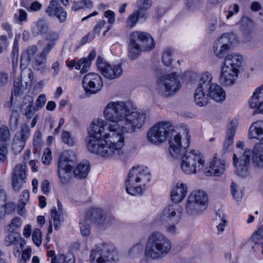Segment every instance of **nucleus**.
<instances>
[{"instance_id": "6", "label": "nucleus", "mask_w": 263, "mask_h": 263, "mask_svg": "<svg viewBox=\"0 0 263 263\" xmlns=\"http://www.w3.org/2000/svg\"><path fill=\"white\" fill-rule=\"evenodd\" d=\"M151 179V175L147 167H133L129 172L128 179L125 182L126 190L130 195H140Z\"/></svg>"}, {"instance_id": "59", "label": "nucleus", "mask_w": 263, "mask_h": 263, "mask_svg": "<svg viewBox=\"0 0 263 263\" xmlns=\"http://www.w3.org/2000/svg\"><path fill=\"white\" fill-rule=\"evenodd\" d=\"M18 57V48L16 46L14 45L12 51V62L13 66L17 64Z\"/></svg>"}, {"instance_id": "19", "label": "nucleus", "mask_w": 263, "mask_h": 263, "mask_svg": "<svg viewBox=\"0 0 263 263\" xmlns=\"http://www.w3.org/2000/svg\"><path fill=\"white\" fill-rule=\"evenodd\" d=\"M26 169L27 166L25 163L18 164L14 168L12 184L16 191H19L25 182Z\"/></svg>"}, {"instance_id": "2", "label": "nucleus", "mask_w": 263, "mask_h": 263, "mask_svg": "<svg viewBox=\"0 0 263 263\" xmlns=\"http://www.w3.org/2000/svg\"><path fill=\"white\" fill-rule=\"evenodd\" d=\"M103 116L108 122H112L111 128L121 127L125 133H134L144 124L146 115L144 110L138 111L136 106L129 102L111 101L105 107Z\"/></svg>"}, {"instance_id": "41", "label": "nucleus", "mask_w": 263, "mask_h": 263, "mask_svg": "<svg viewBox=\"0 0 263 263\" xmlns=\"http://www.w3.org/2000/svg\"><path fill=\"white\" fill-rule=\"evenodd\" d=\"M10 133L8 127L5 125H2L0 128V141L4 143L9 142Z\"/></svg>"}, {"instance_id": "43", "label": "nucleus", "mask_w": 263, "mask_h": 263, "mask_svg": "<svg viewBox=\"0 0 263 263\" xmlns=\"http://www.w3.org/2000/svg\"><path fill=\"white\" fill-rule=\"evenodd\" d=\"M23 93V85L19 78L16 79L14 82L13 89L12 91L11 101H12L13 96H19Z\"/></svg>"}, {"instance_id": "26", "label": "nucleus", "mask_w": 263, "mask_h": 263, "mask_svg": "<svg viewBox=\"0 0 263 263\" xmlns=\"http://www.w3.org/2000/svg\"><path fill=\"white\" fill-rule=\"evenodd\" d=\"M33 98L30 96H26L23 98L21 110L23 115L27 119H31L34 115Z\"/></svg>"}, {"instance_id": "15", "label": "nucleus", "mask_w": 263, "mask_h": 263, "mask_svg": "<svg viewBox=\"0 0 263 263\" xmlns=\"http://www.w3.org/2000/svg\"><path fill=\"white\" fill-rule=\"evenodd\" d=\"M76 154L70 151L64 152L58 165V175L63 184L67 183L70 177L72 170L71 163L74 160Z\"/></svg>"}, {"instance_id": "12", "label": "nucleus", "mask_w": 263, "mask_h": 263, "mask_svg": "<svg viewBox=\"0 0 263 263\" xmlns=\"http://www.w3.org/2000/svg\"><path fill=\"white\" fill-rule=\"evenodd\" d=\"M182 216V209L177 204H168L164 209L161 216V221L164 224L167 232L174 234L176 225L179 222Z\"/></svg>"}, {"instance_id": "18", "label": "nucleus", "mask_w": 263, "mask_h": 263, "mask_svg": "<svg viewBox=\"0 0 263 263\" xmlns=\"http://www.w3.org/2000/svg\"><path fill=\"white\" fill-rule=\"evenodd\" d=\"M30 134V129L29 126L26 124H23L21 130L15 134L12 144V151L15 155H17L22 151Z\"/></svg>"}, {"instance_id": "57", "label": "nucleus", "mask_w": 263, "mask_h": 263, "mask_svg": "<svg viewBox=\"0 0 263 263\" xmlns=\"http://www.w3.org/2000/svg\"><path fill=\"white\" fill-rule=\"evenodd\" d=\"M16 240V234L14 233H10L6 236L4 242L5 245L8 246L13 244Z\"/></svg>"}, {"instance_id": "42", "label": "nucleus", "mask_w": 263, "mask_h": 263, "mask_svg": "<svg viewBox=\"0 0 263 263\" xmlns=\"http://www.w3.org/2000/svg\"><path fill=\"white\" fill-rule=\"evenodd\" d=\"M33 143L35 150L36 151H40L44 143L42 140V133L40 130H37L35 132L33 139Z\"/></svg>"}, {"instance_id": "47", "label": "nucleus", "mask_w": 263, "mask_h": 263, "mask_svg": "<svg viewBox=\"0 0 263 263\" xmlns=\"http://www.w3.org/2000/svg\"><path fill=\"white\" fill-rule=\"evenodd\" d=\"M231 194L236 201H238L242 198L243 193L241 190L238 189L237 184L234 182H232L231 185Z\"/></svg>"}, {"instance_id": "61", "label": "nucleus", "mask_w": 263, "mask_h": 263, "mask_svg": "<svg viewBox=\"0 0 263 263\" xmlns=\"http://www.w3.org/2000/svg\"><path fill=\"white\" fill-rule=\"evenodd\" d=\"M106 24V22L104 20H100L97 24L94 27L93 31L95 34H99L101 29Z\"/></svg>"}, {"instance_id": "1", "label": "nucleus", "mask_w": 263, "mask_h": 263, "mask_svg": "<svg viewBox=\"0 0 263 263\" xmlns=\"http://www.w3.org/2000/svg\"><path fill=\"white\" fill-rule=\"evenodd\" d=\"M112 122L101 119L91 123V129L87 138V148L90 152L102 157L118 158L123 153L124 133L121 127L111 128Z\"/></svg>"}, {"instance_id": "8", "label": "nucleus", "mask_w": 263, "mask_h": 263, "mask_svg": "<svg viewBox=\"0 0 263 263\" xmlns=\"http://www.w3.org/2000/svg\"><path fill=\"white\" fill-rule=\"evenodd\" d=\"M182 84L176 72L164 74L159 77L156 82V90L162 97L174 96L181 88Z\"/></svg>"}, {"instance_id": "25", "label": "nucleus", "mask_w": 263, "mask_h": 263, "mask_svg": "<svg viewBox=\"0 0 263 263\" xmlns=\"http://www.w3.org/2000/svg\"><path fill=\"white\" fill-rule=\"evenodd\" d=\"M187 192V187L186 184L178 182L176 188L171 192V199L175 203H179L185 198Z\"/></svg>"}, {"instance_id": "27", "label": "nucleus", "mask_w": 263, "mask_h": 263, "mask_svg": "<svg viewBox=\"0 0 263 263\" xmlns=\"http://www.w3.org/2000/svg\"><path fill=\"white\" fill-rule=\"evenodd\" d=\"M242 60V57L240 54L235 53L229 54L226 57L222 67H232L233 69L236 68L237 71H239Z\"/></svg>"}, {"instance_id": "21", "label": "nucleus", "mask_w": 263, "mask_h": 263, "mask_svg": "<svg viewBox=\"0 0 263 263\" xmlns=\"http://www.w3.org/2000/svg\"><path fill=\"white\" fill-rule=\"evenodd\" d=\"M239 73L236 68L233 69L232 67H222L219 82L224 86H231L235 84Z\"/></svg>"}, {"instance_id": "24", "label": "nucleus", "mask_w": 263, "mask_h": 263, "mask_svg": "<svg viewBox=\"0 0 263 263\" xmlns=\"http://www.w3.org/2000/svg\"><path fill=\"white\" fill-rule=\"evenodd\" d=\"M236 123L232 121L228 125L226 138L223 143L222 152L226 153L231 151V146L233 143L234 136L236 131Z\"/></svg>"}, {"instance_id": "20", "label": "nucleus", "mask_w": 263, "mask_h": 263, "mask_svg": "<svg viewBox=\"0 0 263 263\" xmlns=\"http://www.w3.org/2000/svg\"><path fill=\"white\" fill-rule=\"evenodd\" d=\"M50 17H56L60 23H64L67 19V13L60 5L59 0H51L46 9Z\"/></svg>"}, {"instance_id": "40", "label": "nucleus", "mask_w": 263, "mask_h": 263, "mask_svg": "<svg viewBox=\"0 0 263 263\" xmlns=\"http://www.w3.org/2000/svg\"><path fill=\"white\" fill-rule=\"evenodd\" d=\"M203 5V0H186V7L191 11L199 10Z\"/></svg>"}, {"instance_id": "33", "label": "nucleus", "mask_w": 263, "mask_h": 263, "mask_svg": "<svg viewBox=\"0 0 263 263\" xmlns=\"http://www.w3.org/2000/svg\"><path fill=\"white\" fill-rule=\"evenodd\" d=\"M58 211L55 207L53 208L51 213V218L53 220L54 227L56 230H58L60 227L61 215L63 213L62 205L59 200L58 201Z\"/></svg>"}, {"instance_id": "5", "label": "nucleus", "mask_w": 263, "mask_h": 263, "mask_svg": "<svg viewBox=\"0 0 263 263\" xmlns=\"http://www.w3.org/2000/svg\"><path fill=\"white\" fill-rule=\"evenodd\" d=\"M251 153L253 166L257 168L263 167V144H258L255 145L252 152L250 149L246 148L243 155L239 159L235 153L233 154V164L237 175L245 177L248 175Z\"/></svg>"}, {"instance_id": "35", "label": "nucleus", "mask_w": 263, "mask_h": 263, "mask_svg": "<svg viewBox=\"0 0 263 263\" xmlns=\"http://www.w3.org/2000/svg\"><path fill=\"white\" fill-rule=\"evenodd\" d=\"M263 101V90L260 88L256 89L249 100V105L252 108H257L258 104Z\"/></svg>"}, {"instance_id": "49", "label": "nucleus", "mask_w": 263, "mask_h": 263, "mask_svg": "<svg viewBox=\"0 0 263 263\" xmlns=\"http://www.w3.org/2000/svg\"><path fill=\"white\" fill-rule=\"evenodd\" d=\"M32 239L33 243L37 247L42 243V235L40 229H35L32 233Z\"/></svg>"}, {"instance_id": "44", "label": "nucleus", "mask_w": 263, "mask_h": 263, "mask_svg": "<svg viewBox=\"0 0 263 263\" xmlns=\"http://www.w3.org/2000/svg\"><path fill=\"white\" fill-rule=\"evenodd\" d=\"M88 221L89 220L85 217L84 220L79 222L81 233L84 236H88L90 233L91 226Z\"/></svg>"}, {"instance_id": "28", "label": "nucleus", "mask_w": 263, "mask_h": 263, "mask_svg": "<svg viewBox=\"0 0 263 263\" xmlns=\"http://www.w3.org/2000/svg\"><path fill=\"white\" fill-rule=\"evenodd\" d=\"M249 139H256L263 141V121L259 120L252 123L249 128Z\"/></svg>"}, {"instance_id": "13", "label": "nucleus", "mask_w": 263, "mask_h": 263, "mask_svg": "<svg viewBox=\"0 0 263 263\" xmlns=\"http://www.w3.org/2000/svg\"><path fill=\"white\" fill-rule=\"evenodd\" d=\"M189 129L185 127L184 130V133L186 135L185 138L182 141L180 133H178L173 129L171 132V138L168 141V151L170 155L173 157H180L186 151V149L189 146L190 142V136L189 135Z\"/></svg>"}, {"instance_id": "48", "label": "nucleus", "mask_w": 263, "mask_h": 263, "mask_svg": "<svg viewBox=\"0 0 263 263\" xmlns=\"http://www.w3.org/2000/svg\"><path fill=\"white\" fill-rule=\"evenodd\" d=\"M173 51L167 49L164 51L162 56V62L165 66H170L173 61Z\"/></svg>"}, {"instance_id": "4", "label": "nucleus", "mask_w": 263, "mask_h": 263, "mask_svg": "<svg viewBox=\"0 0 263 263\" xmlns=\"http://www.w3.org/2000/svg\"><path fill=\"white\" fill-rule=\"evenodd\" d=\"M172 243L163 233L155 231L148 237L144 252V261L148 263L151 261L163 259L170 252Z\"/></svg>"}, {"instance_id": "3", "label": "nucleus", "mask_w": 263, "mask_h": 263, "mask_svg": "<svg viewBox=\"0 0 263 263\" xmlns=\"http://www.w3.org/2000/svg\"><path fill=\"white\" fill-rule=\"evenodd\" d=\"M213 76L207 71L203 73L195 90L194 101L200 107L206 106L210 97L216 102H221L226 99L224 89L218 84L212 82Z\"/></svg>"}, {"instance_id": "17", "label": "nucleus", "mask_w": 263, "mask_h": 263, "mask_svg": "<svg viewBox=\"0 0 263 263\" xmlns=\"http://www.w3.org/2000/svg\"><path fill=\"white\" fill-rule=\"evenodd\" d=\"M82 85L86 93L90 95L100 91L103 86V82L99 74L90 72L84 77Z\"/></svg>"}, {"instance_id": "63", "label": "nucleus", "mask_w": 263, "mask_h": 263, "mask_svg": "<svg viewBox=\"0 0 263 263\" xmlns=\"http://www.w3.org/2000/svg\"><path fill=\"white\" fill-rule=\"evenodd\" d=\"M41 188L42 192L45 194H48L49 191V183L47 180H44L41 183Z\"/></svg>"}, {"instance_id": "51", "label": "nucleus", "mask_w": 263, "mask_h": 263, "mask_svg": "<svg viewBox=\"0 0 263 263\" xmlns=\"http://www.w3.org/2000/svg\"><path fill=\"white\" fill-rule=\"evenodd\" d=\"M105 216H103L102 220V227L107 226L112 223L115 221V218L114 216L110 213H108L105 211Z\"/></svg>"}, {"instance_id": "54", "label": "nucleus", "mask_w": 263, "mask_h": 263, "mask_svg": "<svg viewBox=\"0 0 263 263\" xmlns=\"http://www.w3.org/2000/svg\"><path fill=\"white\" fill-rule=\"evenodd\" d=\"M22 224V221L20 218L16 217L14 218L11 223L9 224L10 229H8L10 231L14 230L15 229L20 228Z\"/></svg>"}, {"instance_id": "38", "label": "nucleus", "mask_w": 263, "mask_h": 263, "mask_svg": "<svg viewBox=\"0 0 263 263\" xmlns=\"http://www.w3.org/2000/svg\"><path fill=\"white\" fill-rule=\"evenodd\" d=\"M46 62V57L40 53L32 61V67L37 70H42L44 68Z\"/></svg>"}, {"instance_id": "29", "label": "nucleus", "mask_w": 263, "mask_h": 263, "mask_svg": "<svg viewBox=\"0 0 263 263\" xmlns=\"http://www.w3.org/2000/svg\"><path fill=\"white\" fill-rule=\"evenodd\" d=\"M90 170V165L88 161L80 162L73 170L74 177L78 179H85Z\"/></svg>"}, {"instance_id": "16", "label": "nucleus", "mask_w": 263, "mask_h": 263, "mask_svg": "<svg viewBox=\"0 0 263 263\" xmlns=\"http://www.w3.org/2000/svg\"><path fill=\"white\" fill-rule=\"evenodd\" d=\"M97 65L102 74L106 79L112 80L119 78L123 73L120 64L111 65L105 61L103 58L99 56L97 60Z\"/></svg>"}, {"instance_id": "22", "label": "nucleus", "mask_w": 263, "mask_h": 263, "mask_svg": "<svg viewBox=\"0 0 263 263\" xmlns=\"http://www.w3.org/2000/svg\"><path fill=\"white\" fill-rule=\"evenodd\" d=\"M105 211L100 209L91 208L86 212L85 217L89 221H91L98 227H102V220L105 216Z\"/></svg>"}, {"instance_id": "31", "label": "nucleus", "mask_w": 263, "mask_h": 263, "mask_svg": "<svg viewBox=\"0 0 263 263\" xmlns=\"http://www.w3.org/2000/svg\"><path fill=\"white\" fill-rule=\"evenodd\" d=\"M48 25L43 20H39L34 23V26L31 27V32L34 36L39 35H44L48 33Z\"/></svg>"}, {"instance_id": "36", "label": "nucleus", "mask_w": 263, "mask_h": 263, "mask_svg": "<svg viewBox=\"0 0 263 263\" xmlns=\"http://www.w3.org/2000/svg\"><path fill=\"white\" fill-rule=\"evenodd\" d=\"M216 220L218 222L217 229V233L219 234L224 231V228L227 226L226 215L222 212L218 211L216 213Z\"/></svg>"}, {"instance_id": "45", "label": "nucleus", "mask_w": 263, "mask_h": 263, "mask_svg": "<svg viewBox=\"0 0 263 263\" xmlns=\"http://www.w3.org/2000/svg\"><path fill=\"white\" fill-rule=\"evenodd\" d=\"M137 9L141 12H145L152 6V0H137Z\"/></svg>"}, {"instance_id": "55", "label": "nucleus", "mask_w": 263, "mask_h": 263, "mask_svg": "<svg viewBox=\"0 0 263 263\" xmlns=\"http://www.w3.org/2000/svg\"><path fill=\"white\" fill-rule=\"evenodd\" d=\"M51 160V151L49 148H46L42 157L43 163L45 165H49Z\"/></svg>"}, {"instance_id": "30", "label": "nucleus", "mask_w": 263, "mask_h": 263, "mask_svg": "<svg viewBox=\"0 0 263 263\" xmlns=\"http://www.w3.org/2000/svg\"><path fill=\"white\" fill-rule=\"evenodd\" d=\"M36 52L37 47L35 46L28 47L22 54L20 68H26Z\"/></svg>"}, {"instance_id": "52", "label": "nucleus", "mask_w": 263, "mask_h": 263, "mask_svg": "<svg viewBox=\"0 0 263 263\" xmlns=\"http://www.w3.org/2000/svg\"><path fill=\"white\" fill-rule=\"evenodd\" d=\"M58 263H74V258L71 254L64 255L59 254Z\"/></svg>"}, {"instance_id": "58", "label": "nucleus", "mask_w": 263, "mask_h": 263, "mask_svg": "<svg viewBox=\"0 0 263 263\" xmlns=\"http://www.w3.org/2000/svg\"><path fill=\"white\" fill-rule=\"evenodd\" d=\"M29 199V192L27 190H25L22 193V194L20 196L19 202L20 203L26 205L27 202H28Z\"/></svg>"}, {"instance_id": "39", "label": "nucleus", "mask_w": 263, "mask_h": 263, "mask_svg": "<svg viewBox=\"0 0 263 263\" xmlns=\"http://www.w3.org/2000/svg\"><path fill=\"white\" fill-rule=\"evenodd\" d=\"M104 16L108 19V25L106 26V29L103 32V35H105L106 33L112 28V24L115 22V13L110 10H107L104 13Z\"/></svg>"}, {"instance_id": "34", "label": "nucleus", "mask_w": 263, "mask_h": 263, "mask_svg": "<svg viewBox=\"0 0 263 263\" xmlns=\"http://www.w3.org/2000/svg\"><path fill=\"white\" fill-rule=\"evenodd\" d=\"M217 40L230 50L233 44L236 41V36L234 33H223Z\"/></svg>"}, {"instance_id": "50", "label": "nucleus", "mask_w": 263, "mask_h": 263, "mask_svg": "<svg viewBox=\"0 0 263 263\" xmlns=\"http://www.w3.org/2000/svg\"><path fill=\"white\" fill-rule=\"evenodd\" d=\"M46 101V97L45 95L42 94L40 95L36 99V105L34 106L35 108H33L34 111H36L39 109L42 108Z\"/></svg>"}, {"instance_id": "11", "label": "nucleus", "mask_w": 263, "mask_h": 263, "mask_svg": "<svg viewBox=\"0 0 263 263\" xmlns=\"http://www.w3.org/2000/svg\"><path fill=\"white\" fill-rule=\"evenodd\" d=\"M208 196L202 190L193 191L189 196L185 206L186 212L191 215L199 214L206 208Z\"/></svg>"}, {"instance_id": "32", "label": "nucleus", "mask_w": 263, "mask_h": 263, "mask_svg": "<svg viewBox=\"0 0 263 263\" xmlns=\"http://www.w3.org/2000/svg\"><path fill=\"white\" fill-rule=\"evenodd\" d=\"M147 17V14L146 12H141L138 9L134 10L128 16L127 20V26L129 28H132L136 25L139 18L145 21Z\"/></svg>"}, {"instance_id": "10", "label": "nucleus", "mask_w": 263, "mask_h": 263, "mask_svg": "<svg viewBox=\"0 0 263 263\" xmlns=\"http://www.w3.org/2000/svg\"><path fill=\"white\" fill-rule=\"evenodd\" d=\"M204 163L201 153L194 149L185 151L181 157V168L186 174H196L203 168Z\"/></svg>"}, {"instance_id": "60", "label": "nucleus", "mask_w": 263, "mask_h": 263, "mask_svg": "<svg viewBox=\"0 0 263 263\" xmlns=\"http://www.w3.org/2000/svg\"><path fill=\"white\" fill-rule=\"evenodd\" d=\"M252 249L257 254H263V241L260 242H255L252 246Z\"/></svg>"}, {"instance_id": "56", "label": "nucleus", "mask_w": 263, "mask_h": 263, "mask_svg": "<svg viewBox=\"0 0 263 263\" xmlns=\"http://www.w3.org/2000/svg\"><path fill=\"white\" fill-rule=\"evenodd\" d=\"M8 150L4 145H0V162H4L7 159Z\"/></svg>"}, {"instance_id": "46", "label": "nucleus", "mask_w": 263, "mask_h": 263, "mask_svg": "<svg viewBox=\"0 0 263 263\" xmlns=\"http://www.w3.org/2000/svg\"><path fill=\"white\" fill-rule=\"evenodd\" d=\"M61 139L65 144L70 146H73L76 143L74 138L72 137L70 133L67 131H64L62 133Z\"/></svg>"}, {"instance_id": "53", "label": "nucleus", "mask_w": 263, "mask_h": 263, "mask_svg": "<svg viewBox=\"0 0 263 263\" xmlns=\"http://www.w3.org/2000/svg\"><path fill=\"white\" fill-rule=\"evenodd\" d=\"M59 38V34L55 31L49 32L46 36V40L48 42L56 44Z\"/></svg>"}, {"instance_id": "62", "label": "nucleus", "mask_w": 263, "mask_h": 263, "mask_svg": "<svg viewBox=\"0 0 263 263\" xmlns=\"http://www.w3.org/2000/svg\"><path fill=\"white\" fill-rule=\"evenodd\" d=\"M253 240L263 238V226L260 227L252 236Z\"/></svg>"}, {"instance_id": "9", "label": "nucleus", "mask_w": 263, "mask_h": 263, "mask_svg": "<svg viewBox=\"0 0 263 263\" xmlns=\"http://www.w3.org/2000/svg\"><path fill=\"white\" fill-rule=\"evenodd\" d=\"M116 254L115 246L110 242L96 245L90 251V263H114Z\"/></svg>"}, {"instance_id": "64", "label": "nucleus", "mask_w": 263, "mask_h": 263, "mask_svg": "<svg viewBox=\"0 0 263 263\" xmlns=\"http://www.w3.org/2000/svg\"><path fill=\"white\" fill-rule=\"evenodd\" d=\"M47 255L49 257L51 258L50 263H58L59 262V255L56 256L55 252L53 250L48 251Z\"/></svg>"}, {"instance_id": "37", "label": "nucleus", "mask_w": 263, "mask_h": 263, "mask_svg": "<svg viewBox=\"0 0 263 263\" xmlns=\"http://www.w3.org/2000/svg\"><path fill=\"white\" fill-rule=\"evenodd\" d=\"M220 43L216 40L213 46L214 54L219 58H223L230 50L228 48Z\"/></svg>"}, {"instance_id": "7", "label": "nucleus", "mask_w": 263, "mask_h": 263, "mask_svg": "<svg viewBox=\"0 0 263 263\" xmlns=\"http://www.w3.org/2000/svg\"><path fill=\"white\" fill-rule=\"evenodd\" d=\"M155 46L153 37L147 32L136 31L130 36L128 45V57L131 60H135L140 54L142 50H149Z\"/></svg>"}, {"instance_id": "14", "label": "nucleus", "mask_w": 263, "mask_h": 263, "mask_svg": "<svg viewBox=\"0 0 263 263\" xmlns=\"http://www.w3.org/2000/svg\"><path fill=\"white\" fill-rule=\"evenodd\" d=\"M172 130L168 122H159L150 128L147 134L148 141L153 144H160L165 141Z\"/></svg>"}, {"instance_id": "23", "label": "nucleus", "mask_w": 263, "mask_h": 263, "mask_svg": "<svg viewBox=\"0 0 263 263\" xmlns=\"http://www.w3.org/2000/svg\"><path fill=\"white\" fill-rule=\"evenodd\" d=\"M225 169L224 161L215 157L211 162L209 169L205 172V174L207 176H219L224 173Z\"/></svg>"}]
</instances>
